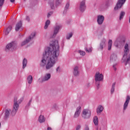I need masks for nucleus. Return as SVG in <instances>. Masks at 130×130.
<instances>
[{"mask_svg": "<svg viewBox=\"0 0 130 130\" xmlns=\"http://www.w3.org/2000/svg\"><path fill=\"white\" fill-rule=\"evenodd\" d=\"M59 53L58 41H55L51 42L50 46L46 47L45 49V53L43 55L41 66L42 67L46 66V70H50L56 63Z\"/></svg>", "mask_w": 130, "mask_h": 130, "instance_id": "nucleus-1", "label": "nucleus"}, {"mask_svg": "<svg viewBox=\"0 0 130 130\" xmlns=\"http://www.w3.org/2000/svg\"><path fill=\"white\" fill-rule=\"evenodd\" d=\"M129 51V50L128 49V44H126L124 46V54L123 55V58L122 59L123 61L126 62V63H125V65L127 64L130 60V54L128 55L127 57V53H128Z\"/></svg>", "mask_w": 130, "mask_h": 130, "instance_id": "nucleus-2", "label": "nucleus"}, {"mask_svg": "<svg viewBox=\"0 0 130 130\" xmlns=\"http://www.w3.org/2000/svg\"><path fill=\"white\" fill-rule=\"evenodd\" d=\"M35 35H36V32H32L31 34L29 36L28 38H27L24 41L22 42L21 44V46H24L25 44H27L28 42H30L33 39L34 37H35Z\"/></svg>", "mask_w": 130, "mask_h": 130, "instance_id": "nucleus-3", "label": "nucleus"}, {"mask_svg": "<svg viewBox=\"0 0 130 130\" xmlns=\"http://www.w3.org/2000/svg\"><path fill=\"white\" fill-rule=\"evenodd\" d=\"M91 116V111L89 109H84L82 113V117L83 118H90Z\"/></svg>", "mask_w": 130, "mask_h": 130, "instance_id": "nucleus-4", "label": "nucleus"}, {"mask_svg": "<svg viewBox=\"0 0 130 130\" xmlns=\"http://www.w3.org/2000/svg\"><path fill=\"white\" fill-rule=\"evenodd\" d=\"M16 48H17V43L16 42H12L6 46V50L9 51L10 49H16Z\"/></svg>", "mask_w": 130, "mask_h": 130, "instance_id": "nucleus-5", "label": "nucleus"}, {"mask_svg": "<svg viewBox=\"0 0 130 130\" xmlns=\"http://www.w3.org/2000/svg\"><path fill=\"white\" fill-rule=\"evenodd\" d=\"M125 1L126 0H119L115 7L114 10L115 11L118 10L119 9H120L122 6H123V4L125 3Z\"/></svg>", "mask_w": 130, "mask_h": 130, "instance_id": "nucleus-6", "label": "nucleus"}, {"mask_svg": "<svg viewBox=\"0 0 130 130\" xmlns=\"http://www.w3.org/2000/svg\"><path fill=\"white\" fill-rule=\"evenodd\" d=\"M14 103L13 105V111L14 113H16L17 111H18V109H19V104L17 103V98L14 99Z\"/></svg>", "mask_w": 130, "mask_h": 130, "instance_id": "nucleus-7", "label": "nucleus"}, {"mask_svg": "<svg viewBox=\"0 0 130 130\" xmlns=\"http://www.w3.org/2000/svg\"><path fill=\"white\" fill-rule=\"evenodd\" d=\"M103 78H104V76H103V75H102V74H100L99 72L96 73L95 76V80L96 81H102V80H103Z\"/></svg>", "mask_w": 130, "mask_h": 130, "instance_id": "nucleus-8", "label": "nucleus"}, {"mask_svg": "<svg viewBox=\"0 0 130 130\" xmlns=\"http://www.w3.org/2000/svg\"><path fill=\"white\" fill-rule=\"evenodd\" d=\"M86 1L85 0L82 1L80 2L79 9L81 12H84V10H86Z\"/></svg>", "mask_w": 130, "mask_h": 130, "instance_id": "nucleus-9", "label": "nucleus"}, {"mask_svg": "<svg viewBox=\"0 0 130 130\" xmlns=\"http://www.w3.org/2000/svg\"><path fill=\"white\" fill-rule=\"evenodd\" d=\"M16 31H22L23 28H22V21H19L17 24H16L15 27Z\"/></svg>", "mask_w": 130, "mask_h": 130, "instance_id": "nucleus-10", "label": "nucleus"}, {"mask_svg": "<svg viewBox=\"0 0 130 130\" xmlns=\"http://www.w3.org/2000/svg\"><path fill=\"white\" fill-rule=\"evenodd\" d=\"M81 113V107H78L75 113L74 114V118H77V117H79L80 114Z\"/></svg>", "mask_w": 130, "mask_h": 130, "instance_id": "nucleus-11", "label": "nucleus"}, {"mask_svg": "<svg viewBox=\"0 0 130 130\" xmlns=\"http://www.w3.org/2000/svg\"><path fill=\"white\" fill-rule=\"evenodd\" d=\"M129 100H130V97L129 96L127 95L126 99V101L124 104V107H123V110H125L126 108H127V106L128 105V103H129Z\"/></svg>", "mask_w": 130, "mask_h": 130, "instance_id": "nucleus-12", "label": "nucleus"}, {"mask_svg": "<svg viewBox=\"0 0 130 130\" xmlns=\"http://www.w3.org/2000/svg\"><path fill=\"white\" fill-rule=\"evenodd\" d=\"M104 21V16L102 15H99L98 16V23L99 25H101L103 21Z\"/></svg>", "mask_w": 130, "mask_h": 130, "instance_id": "nucleus-13", "label": "nucleus"}, {"mask_svg": "<svg viewBox=\"0 0 130 130\" xmlns=\"http://www.w3.org/2000/svg\"><path fill=\"white\" fill-rule=\"evenodd\" d=\"M60 28H61V26L60 25H58L54 28V34L52 37H55L56 34L58 33V30H59V29H60Z\"/></svg>", "mask_w": 130, "mask_h": 130, "instance_id": "nucleus-14", "label": "nucleus"}, {"mask_svg": "<svg viewBox=\"0 0 130 130\" xmlns=\"http://www.w3.org/2000/svg\"><path fill=\"white\" fill-rule=\"evenodd\" d=\"M12 30V26H9L7 28L4 29V33L5 35H8L10 33V31Z\"/></svg>", "mask_w": 130, "mask_h": 130, "instance_id": "nucleus-15", "label": "nucleus"}, {"mask_svg": "<svg viewBox=\"0 0 130 130\" xmlns=\"http://www.w3.org/2000/svg\"><path fill=\"white\" fill-rule=\"evenodd\" d=\"M51 77V75H50V74H47L44 76L43 81H48V80L50 79Z\"/></svg>", "mask_w": 130, "mask_h": 130, "instance_id": "nucleus-16", "label": "nucleus"}, {"mask_svg": "<svg viewBox=\"0 0 130 130\" xmlns=\"http://www.w3.org/2000/svg\"><path fill=\"white\" fill-rule=\"evenodd\" d=\"M11 112H12V111L10 109H7L6 110L5 115V118H8V117H9V116L10 115V113H11Z\"/></svg>", "mask_w": 130, "mask_h": 130, "instance_id": "nucleus-17", "label": "nucleus"}, {"mask_svg": "<svg viewBox=\"0 0 130 130\" xmlns=\"http://www.w3.org/2000/svg\"><path fill=\"white\" fill-rule=\"evenodd\" d=\"M79 68L78 67H75L74 69L73 74L74 76H78L79 75Z\"/></svg>", "mask_w": 130, "mask_h": 130, "instance_id": "nucleus-18", "label": "nucleus"}, {"mask_svg": "<svg viewBox=\"0 0 130 130\" xmlns=\"http://www.w3.org/2000/svg\"><path fill=\"white\" fill-rule=\"evenodd\" d=\"M39 121L41 123L42 122H44V121H45V118H44V116L41 115L39 117Z\"/></svg>", "mask_w": 130, "mask_h": 130, "instance_id": "nucleus-19", "label": "nucleus"}, {"mask_svg": "<svg viewBox=\"0 0 130 130\" xmlns=\"http://www.w3.org/2000/svg\"><path fill=\"white\" fill-rule=\"evenodd\" d=\"M103 109L104 108L102 106H99L96 110L97 113H101V112H102V111H103Z\"/></svg>", "mask_w": 130, "mask_h": 130, "instance_id": "nucleus-20", "label": "nucleus"}, {"mask_svg": "<svg viewBox=\"0 0 130 130\" xmlns=\"http://www.w3.org/2000/svg\"><path fill=\"white\" fill-rule=\"evenodd\" d=\"M33 81V77H32V76L29 75L27 77V82L28 84H31L32 82Z\"/></svg>", "mask_w": 130, "mask_h": 130, "instance_id": "nucleus-21", "label": "nucleus"}, {"mask_svg": "<svg viewBox=\"0 0 130 130\" xmlns=\"http://www.w3.org/2000/svg\"><path fill=\"white\" fill-rule=\"evenodd\" d=\"M93 121L95 125H98V117L94 116L93 118Z\"/></svg>", "mask_w": 130, "mask_h": 130, "instance_id": "nucleus-22", "label": "nucleus"}, {"mask_svg": "<svg viewBox=\"0 0 130 130\" xmlns=\"http://www.w3.org/2000/svg\"><path fill=\"white\" fill-rule=\"evenodd\" d=\"M111 47H112V40H110L108 42V50H110V49H111Z\"/></svg>", "mask_w": 130, "mask_h": 130, "instance_id": "nucleus-23", "label": "nucleus"}, {"mask_svg": "<svg viewBox=\"0 0 130 130\" xmlns=\"http://www.w3.org/2000/svg\"><path fill=\"white\" fill-rule=\"evenodd\" d=\"M23 63V69H24V68H26V66H27V59H26V58H24L22 62Z\"/></svg>", "mask_w": 130, "mask_h": 130, "instance_id": "nucleus-24", "label": "nucleus"}, {"mask_svg": "<svg viewBox=\"0 0 130 130\" xmlns=\"http://www.w3.org/2000/svg\"><path fill=\"white\" fill-rule=\"evenodd\" d=\"M50 24V21L49 20H48L46 21L45 25L44 26V29H46L47 28H48V25Z\"/></svg>", "mask_w": 130, "mask_h": 130, "instance_id": "nucleus-25", "label": "nucleus"}, {"mask_svg": "<svg viewBox=\"0 0 130 130\" xmlns=\"http://www.w3.org/2000/svg\"><path fill=\"white\" fill-rule=\"evenodd\" d=\"M105 42L106 41L105 40H104L101 43V45H100V48L101 49H103V46H105Z\"/></svg>", "mask_w": 130, "mask_h": 130, "instance_id": "nucleus-26", "label": "nucleus"}, {"mask_svg": "<svg viewBox=\"0 0 130 130\" xmlns=\"http://www.w3.org/2000/svg\"><path fill=\"white\" fill-rule=\"evenodd\" d=\"M116 58H117L116 55L112 54L111 55V57H110L111 60H115V59H116Z\"/></svg>", "mask_w": 130, "mask_h": 130, "instance_id": "nucleus-27", "label": "nucleus"}, {"mask_svg": "<svg viewBox=\"0 0 130 130\" xmlns=\"http://www.w3.org/2000/svg\"><path fill=\"white\" fill-rule=\"evenodd\" d=\"M115 87V83H113L112 86V88L111 89V94L113 93V92H114V87Z\"/></svg>", "mask_w": 130, "mask_h": 130, "instance_id": "nucleus-28", "label": "nucleus"}, {"mask_svg": "<svg viewBox=\"0 0 130 130\" xmlns=\"http://www.w3.org/2000/svg\"><path fill=\"white\" fill-rule=\"evenodd\" d=\"M125 15L124 12H121L120 14V20H122L123 18V16Z\"/></svg>", "mask_w": 130, "mask_h": 130, "instance_id": "nucleus-29", "label": "nucleus"}, {"mask_svg": "<svg viewBox=\"0 0 130 130\" xmlns=\"http://www.w3.org/2000/svg\"><path fill=\"white\" fill-rule=\"evenodd\" d=\"M78 53H80V55H82V56H84L86 54V53L85 51L79 50L78 51Z\"/></svg>", "mask_w": 130, "mask_h": 130, "instance_id": "nucleus-30", "label": "nucleus"}, {"mask_svg": "<svg viewBox=\"0 0 130 130\" xmlns=\"http://www.w3.org/2000/svg\"><path fill=\"white\" fill-rule=\"evenodd\" d=\"M73 36V33L71 32L67 35V39H70V38H71V37Z\"/></svg>", "mask_w": 130, "mask_h": 130, "instance_id": "nucleus-31", "label": "nucleus"}, {"mask_svg": "<svg viewBox=\"0 0 130 130\" xmlns=\"http://www.w3.org/2000/svg\"><path fill=\"white\" fill-rule=\"evenodd\" d=\"M70 8V3H67L66 5L65 8H64V12L67 11Z\"/></svg>", "mask_w": 130, "mask_h": 130, "instance_id": "nucleus-32", "label": "nucleus"}, {"mask_svg": "<svg viewBox=\"0 0 130 130\" xmlns=\"http://www.w3.org/2000/svg\"><path fill=\"white\" fill-rule=\"evenodd\" d=\"M85 50H86V52H91L92 51V48H85Z\"/></svg>", "mask_w": 130, "mask_h": 130, "instance_id": "nucleus-33", "label": "nucleus"}, {"mask_svg": "<svg viewBox=\"0 0 130 130\" xmlns=\"http://www.w3.org/2000/svg\"><path fill=\"white\" fill-rule=\"evenodd\" d=\"M61 2H62V0H56V5H59L61 4Z\"/></svg>", "mask_w": 130, "mask_h": 130, "instance_id": "nucleus-34", "label": "nucleus"}, {"mask_svg": "<svg viewBox=\"0 0 130 130\" xmlns=\"http://www.w3.org/2000/svg\"><path fill=\"white\" fill-rule=\"evenodd\" d=\"M118 43H119V42H118L117 41H116L114 42V45L115 46H116V47H118Z\"/></svg>", "mask_w": 130, "mask_h": 130, "instance_id": "nucleus-35", "label": "nucleus"}, {"mask_svg": "<svg viewBox=\"0 0 130 130\" xmlns=\"http://www.w3.org/2000/svg\"><path fill=\"white\" fill-rule=\"evenodd\" d=\"M4 2L5 0H0V7H2V6L4 5Z\"/></svg>", "mask_w": 130, "mask_h": 130, "instance_id": "nucleus-36", "label": "nucleus"}, {"mask_svg": "<svg viewBox=\"0 0 130 130\" xmlns=\"http://www.w3.org/2000/svg\"><path fill=\"white\" fill-rule=\"evenodd\" d=\"M56 72H57V73H59V72H60V68H59V67L57 68V69H56Z\"/></svg>", "mask_w": 130, "mask_h": 130, "instance_id": "nucleus-37", "label": "nucleus"}, {"mask_svg": "<svg viewBox=\"0 0 130 130\" xmlns=\"http://www.w3.org/2000/svg\"><path fill=\"white\" fill-rule=\"evenodd\" d=\"M81 128V125H78L76 126V130H79Z\"/></svg>", "mask_w": 130, "mask_h": 130, "instance_id": "nucleus-38", "label": "nucleus"}, {"mask_svg": "<svg viewBox=\"0 0 130 130\" xmlns=\"http://www.w3.org/2000/svg\"><path fill=\"white\" fill-rule=\"evenodd\" d=\"M52 14V12H49L48 14V18H49V17L50 16V15H51Z\"/></svg>", "mask_w": 130, "mask_h": 130, "instance_id": "nucleus-39", "label": "nucleus"}, {"mask_svg": "<svg viewBox=\"0 0 130 130\" xmlns=\"http://www.w3.org/2000/svg\"><path fill=\"white\" fill-rule=\"evenodd\" d=\"M24 100V99L22 98L20 99V100H19L18 101V103H21V102H22V101H23V100Z\"/></svg>", "mask_w": 130, "mask_h": 130, "instance_id": "nucleus-40", "label": "nucleus"}, {"mask_svg": "<svg viewBox=\"0 0 130 130\" xmlns=\"http://www.w3.org/2000/svg\"><path fill=\"white\" fill-rule=\"evenodd\" d=\"M26 20L28 21V22H29V21H30V18H29V17L27 16L26 17Z\"/></svg>", "mask_w": 130, "mask_h": 130, "instance_id": "nucleus-41", "label": "nucleus"}, {"mask_svg": "<svg viewBox=\"0 0 130 130\" xmlns=\"http://www.w3.org/2000/svg\"><path fill=\"white\" fill-rule=\"evenodd\" d=\"M113 67L114 70L115 71H116V68H115V65H114V66H113Z\"/></svg>", "mask_w": 130, "mask_h": 130, "instance_id": "nucleus-42", "label": "nucleus"}, {"mask_svg": "<svg viewBox=\"0 0 130 130\" xmlns=\"http://www.w3.org/2000/svg\"><path fill=\"white\" fill-rule=\"evenodd\" d=\"M85 130H89V127L86 126L85 128Z\"/></svg>", "mask_w": 130, "mask_h": 130, "instance_id": "nucleus-43", "label": "nucleus"}, {"mask_svg": "<svg viewBox=\"0 0 130 130\" xmlns=\"http://www.w3.org/2000/svg\"><path fill=\"white\" fill-rule=\"evenodd\" d=\"M11 3H14L15 2V0H10Z\"/></svg>", "mask_w": 130, "mask_h": 130, "instance_id": "nucleus-44", "label": "nucleus"}, {"mask_svg": "<svg viewBox=\"0 0 130 130\" xmlns=\"http://www.w3.org/2000/svg\"><path fill=\"white\" fill-rule=\"evenodd\" d=\"M47 130H51V128H50V127H48Z\"/></svg>", "mask_w": 130, "mask_h": 130, "instance_id": "nucleus-45", "label": "nucleus"}, {"mask_svg": "<svg viewBox=\"0 0 130 130\" xmlns=\"http://www.w3.org/2000/svg\"><path fill=\"white\" fill-rule=\"evenodd\" d=\"M50 7H51V9H53V7H52V4L50 5Z\"/></svg>", "mask_w": 130, "mask_h": 130, "instance_id": "nucleus-46", "label": "nucleus"}, {"mask_svg": "<svg viewBox=\"0 0 130 130\" xmlns=\"http://www.w3.org/2000/svg\"><path fill=\"white\" fill-rule=\"evenodd\" d=\"M97 87H98V88H99V83H98V84H97Z\"/></svg>", "mask_w": 130, "mask_h": 130, "instance_id": "nucleus-47", "label": "nucleus"}, {"mask_svg": "<svg viewBox=\"0 0 130 130\" xmlns=\"http://www.w3.org/2000/svg\"><path fill=\"white\" fill-rule=\"evenodd\" d=\"M96 129L98 130V127H96Z\"/></svg>", "mask_w": 130, "mask_h": 130, "instance_id": "nucleus-48", "label": "nucleus"}, {"mask_svg": "<svg viewBox=\"0 0 130 130\" xmlns=\"http://www.w3.org/2000/svg\"><path fill=\"white\" fill-rule=\"evenodd\" d=\"M31 102V101H29V103Z\"/></svg>", "mask_w": 130, "mask_h": 130, "instance_id": "nucleus-49", "label": "nucleus"}, {"mask_svg": "<svg viewBox=\"0 0 130 130\" xmlns=\"http://www.w3.org/2000/svg\"><path fill=\"white\" fill-rule=\"evenodd\" d=\"M99 130H101V129H99Z\"/></svg>", "mask_w": 130, "mask_h": 130, "instance_id": "nucleus-50", "label": "nucleus"}, {"mask_svg": "<svg viewBox=\"0 0 130 130\" xmlns=\"http://www.w3.org/2000/svg\"><path fill=\"white\" fill-rule=\"evenodd\" d=\"M0 126H1V123H0Z\"/></svg>", "mask_w": 130, "mask_h": 130, "instance_id": "nucleus-51", "label": "nucleus"}]
</instances>
